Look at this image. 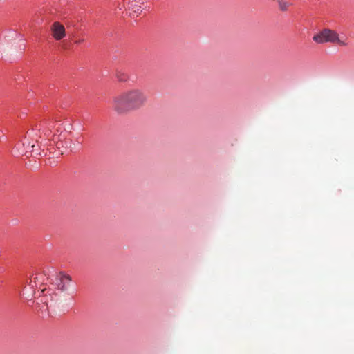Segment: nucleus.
I'll list each match as a JSON object with an SVG mask.
<instances>
[{
    "label": "nucleus",
    "mask_w": 354,
    "mask_h": 354,
    "mask_svg": "<svg viewBox=\"0 0 354 354\" xmlns=\"http://www.w3.org/2000/svg\"><path fill=\"white\" fill-rule=\"evenodd\" d=\"M147 100L145 93L138 88L125 91L113 98V108L118 113L143 106Z\"/></svg>",
    "instance_id": "obj_1"
},
{
    "label": "nucleus",
    "mask_w": 354,
    "mask_h": 354,
    "mask_svg": "<svg viewBox=\"0 0 354 354\" xmlns=\"http://www.w3.org/2000/svg\"><path fill=\"white\" fill-rule=\"evenodd\" d=\"M313 40L317 44L334 43L339 46H347L346 40L341 39L339 35L330 29H324L313 37Z\"/></svg>",
    "instance_id": "obj_2"
},
{
    "label": "nucleus",
    "mask_w": 354,
    "mask_h": 354,
    "mask_svg": "<svg viewBox=\"0 0 354 354\" xmlns=\"http://www.w3.org/2000/svg\"><path fill=\"white\" fill-rule=\"evenodd\" d=\"M71 281V277L62 272L53 275V279H51V283L61 291H66L68 289Z\"/></svg>",
    "instance_id": "obj_3"
},
{
    "label": "nucleus",
    "mask_w": 354,
    "mask_h": 354,
    "mask_svg": "<svg viewBox=\"0 0 354 354\" xmlns=\"http://www.w3.org/2000/svg\"><path fill=\"white\" fill-rule=\"evenodd\" d=\"M142 0H128L127 11L129 17L133 18L138 17L142 11Z\"/></svg>",
    "instance_id": "obj_4"
},
{
    "label": "nucleus",
    "mask_w": 354,
    "mask_h": 354,
    "mask_svg": "<svg viewBox=\"0 0 354 354\" xmlns=\"http://www.w3.org/2000/svg\"><path fill=\"white\" fill-rule=\"evenodd\" d=\"M50 29L52 35L56 40H61L66 36L65 28L59 22H54Z\"/></svg>",
    "instance_id": "obj_5"
},
{
    "label": "nucleus",
    "mask_w": 354,
    "mask_h": 354,
    "mask_svg": "<svg viewBox=\"0 0 354 354\" xmlns=\"http://www.w3.org/2000/svg\"><path fill=\"white\" fill-rule=\"evenodd\" d=\"M51 131L49 129H39V135L37 136V138L35 139V142H37V145L40 148L41 146H44L43 144V141L44 140V138H48L50 136Z\"/></svg>",
    "instance_id": "obj_6"
},
{
    "label": "nucleus",
    "mask_w": 354,
    "mask_h": 354,
    "mask_svg": "<svg viewBox=\"0 0 354 354\" xmlns=\"http://www.w3.org/2000/svg\"><path fill=\"white\" fill-rule=\"evenodd\" d=\"M51 279H53V276L51 277H46L44 273H40L35 277L34 283L36 286L38 285L41 286L46 284L48 281L51 282Z\"/></svg>",
    "instance_id": "obj_7"
},
{
    "label": "nucleus",
    "mask_w": 354,
    "mask_h": 354,
    "mask_svg": "<svg viewBox=\"0 0 354 354\" xmlns=\"http://www.w3.org/2000/svg\"><path fill=\"white\" fill-rule=\"evenodd\" d=\"M23 145L30 152L33 153L35 155H40V152H39L37 149H35V144L32 142L28 141V140H24L23 142Z\"/></svg>",
    "instance_id": "obj_8"
},
{
    "label": "nucleus",
    "mask_w": 354,
    "mask_h": 354,
    "mask_svg": "<svg viewBox=\"0 0 354 354\" xmlns=\"http://www.w3.org/2000/svg\"><path fill=\"white\" fill-rule=\"evenodd\" d=\"M116 78L120 82H124L128 80V76L126 73L122 71H118L116 73Z\"/></svg>",
    "instance_id": "obj_9"
},
{
    "label": "nucleus",
    "mask_w": 354,
    "mask_h": 354,
    "mask_svg": "<svg viewBox=\"0 0 354 354\" xmlns=\"http://www.w3.org/2000/svg\"><path fill=\"white\" fill-rule=\"evenodd\" d=\"M46 295L44 296V297H41L40 299V301L43 303H45L44 305H42L41 310H48V304L47 302V299L46 298Z\"/></svg>",
    "instance_id": "obj_10"
},
{
    "label": "nucleus",
    "mask_w": 354,
    "mask_h": 354,
    "mask_svg": "<svg viewBox=\"0 0 354 354\" xmlns=\"http://www.w3.org/2000/svg\"><path fill=\"white\" fill-rule=\"evenodd\" d=\"M279 5L280 7V9L283 11L286 10L288 7V3L287 2L282 1H279Z\"/></svg>",
    "instance_id": "obj_11"
},
{
    "label": "nucleus",
    "mask_w": 354,
    "mask_h": 354,
    "mask_svg": "<svg viewBox=\"0 0 354 354\" xmlns=\"http://www.w3.org/2000/svg\"><path fill=\"white\" fill-rule=\"evenodd\" d=\"M84 39H80L78 40H76L75 42L77 44H82V42H84Z\"/></svg>",
    "instance_id": "obj_12"
},
{
    "label": "nucleus",
    "mask_w": 354,
    "mask_h": 354,
    "mask_svg": "<svg viewBox=\"0 0 354 354\" xmlns=\"http://www.w3.org/2000/svg\"><path fill=\"white\" fill-rule=\"evenodd\" d=\"M123 6H120L119 5V6H118V9H119V10H122Z\"/></svg>",
    "instance_id": "obj_13"
},
{
    "label": "nucleus",
    "mask_w": 354,
    "mask_h": 354,
    "mask_svg": "<svg viewBox=\"0 0 354 354\" xmlns=\"http://www.w3.org/2000/svg\"><path fill=\"white\" fill-rule=\"evenodd\" d=\"M29 285L30 286V288H32L34 287V285H33V284H32V281L30 283V284H29Z\"/></svg>",
    "instance_id": "obj_14"
},
{
    "label": "nucleus",
    "mask_w": 354,
    "mask_h": 354,
    "mask_svg": "<svg viewBox=\"0 0 354 354\" xmlns=\"http://www.w3.org/2000/svg\"><path fill=\"white\" fill-rule=\"evenodd\" d=\"M46 290V289H42L41 292H44Z\"/></svg>",
    "instance_id": "obj_15"
},
{
    "label": "nucleus",
    "mask_w": 354,
    "mask_h": 354,
    "mask_svg": "<svg viewBox=\"0 0 354 354\" xmlns=\"http://www.w3.org/2000/svg\"><path fill=\"white\" fill-rule=\"evenodd\" d=\"M1 133H2V131L0 130V135H1Z\"/></svg>",
    "instance_id": "obj_16"
}]
</instances>
